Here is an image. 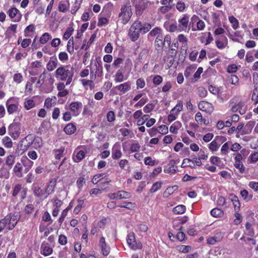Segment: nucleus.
I'll use <instances>...</instances> for the list:
<instances>
[{
	"mask_svg": "<svg viewBox=\"0 0 258 258\" xmlns=\"http://www.w3.org/2000/svg\"><path fill=\"white\" fill-rule=\"evenodd\" d=\"M178 32H186L190 29L189 16L183 14L178 20Z\"/></svg>",
	"mask_w": 258,
	"mask_h": 258,
	"instance_id": "5",
	"label": "nucleus"
},
{
	"mask_svg": "<svg viewBox=\"0 0 258 258\" xmlns=\"http://www.w3.org/2000/svg\"><path fill=\"white\" fill-rule=\"evenodd\" d=\"M191 247L189 245H181L177 247V250L179 252L184 253L189 252L191 250Z\"/></svg>",
	"mask_w": 258,
	"mask_h": 258,
	"instance_id": "56",
	"label": "nucleus"
},
{
	"mask_svg": "<svg viewBox=\"0 0 258 258\" xmlns=\"http://www.w3.org/2000/svg\"><path fill=\"white\" fill-rule=\"evenodd\" d=\"M52 252L53 248L46 241L42 242L40 246L41 254L45 256H47L51 255Z\"/></svg>",
	"mask_w": 258,
	"mask_h": 258,
	"instance_id": "22",
	"label": "nucleus"
},
{
	"mask_svg": "<svg viewBox=\"0 0 258 258\" xmlns=\"http://www.w3.org/2000/svg\"><path fill=\"white\" fill-rule=\"evenodd\" d=\"M127 77L125 76L123 73L120 70L117 71L114 76V80L115 83H121L126 80Z\"/></svg>",
	"mask_w": 258,
	"mask_h": 258,
	"instance_id": "31",
	"label": "nucleus"
},
{
	"mask_svg": "<svg viewBox=\"0 0 258 258\" xmlns=\"http://www.w3.org/2000/svg\"><path fill=\"white\" fill-rule=\"evenodd\" d=\"M90 80H87L83 79L80 80L82 85L86 89L89 88L90 89L92 90L94 88L95 84L94 83V80L96 79V74H94L92 72L90 74Z\"/></svg>",
	"mask_w": 258,
	"mask_h": 258,
	"instance_id": "17",
	"label": "nucleus"
},
{
	"mask_svg": "<svg viewBox=\"0 0 258 258\" xmlns=\"http://www.w3.org/2000/svg\"><path fill=\"white\" fill-rule=\"evenodd\" d=\"M16 156L13 154H10L5 158V164L9 167L11 168L14 164Z\"/></svg>",
	"mask_w": 258,
	"mask_h": 258,
	"instance_id": "32",
	"label": "nucleus"
},
{
	"mask_svg": "<svg viewBox=\"0 0 258 258\" xmlns=\"http://www.w3.org/2000/svg\"><path fill=\"white\" fill-rule=\"evenodd\" d=\"M139 27V21L135 22L131 26L128 31V36L133 41H136L140 36L141 29Z\"/></svg>",
	"mask_w": 258,
	"mask_h": 258,
	"instance_id": "8",
	"label": "nucleus"
},
{
	"mask_svg": "<svg viewBox=\"0 0 258 258\" xmlns=\"http://www.w3.org/2000/svg\"><path fill=\"white\" fill-rule=\"evenodd\" d=\"M232 111L236 112L238 111L241 114H243L246 110V106L243 102H239L236 105L233 106L231 108Z\"/></svg>",
	"mask_w": 258,
	"mask_h": 258,
	"instance_id": "28",
	"label": "nucleus"
},
{
	"mask_svg": "<svg viewBox=\"0 0 258 258\" xmlns=\"http://www.w3.org/2000/svg\"><path fill=\"white\" fill-rule=\"evenodd\" d=\"M126 241L129 247L134 250L141 249L142 247V245L141 243H137L135 234L133 232H131L128 234Z\"/></svg>",
	"mask_w": 258,
	"mask_h": 258,
	"instance_id": "11",
	"label": "nucleus"
},
{
	"mask_svg": "<svg viewBox=\"0 0 258 258\" xmlns=\"http://www.w3.org/2000/svg\"><path fill=\"white\" fill-rule=\"evenodd\" d=\"M181 126V123L179 121H176L170 126L169 131L171 133L176 134Z\"/></svg>",
	"mask_w": 258,
	"mask_h": 258,
	"instance_id": "36",
	"label": "nucleus"
},
{
	"mask_svg": "<svg viewBox=\"0 0 258 258\" xmlns=\"http://www.w3.org/2000/svg\"><path fill=\"white\" fill-rule=\"evenodd\" d=\"M229 22L234 30H236L239 27L238 20L233 16H229L228 18Z\"/></svg>",
	"mask_w": 258,
	"mask_h": 258,
	"instance_id": "48",
	"label": "nucleus"
},
{
	"mask_svg": "<svg viewBox=\"0 0 258 258\" xmlns=\"http://www.w3.org/2000/svg\"><path fill=\"white\" fill-rule=\"evenodd\" d=\"M258 161V151H255L250 154L247 159L248 164H254Z\"/></svg>",
	"mask_w": 258,
	"mask_h": 258,
	"instance_id": "42",
	"label": "nucleus"
},
{
	"mask_svg": "<svg viewBox=\"0 0 258 258\" xmlns=\"http://www.w3.org/2000/svg\"><path fill=\"white\" fill-rule=\"evenodd\" d=\"M55 74L57 79L61 81H66V85H68L73 80L74 71L70 66H63L58 68Z\"/></svg>",
	"mask_w": 258,
	"mask_h": 258,
	"instance_id": "1",
	"label": "nucleus"
},
{
	"mask_svg": "<svg viewBox=\"0 0 258 258\" xmlns=\"http://www.w3.org/2000/svg\"><path fill=\"white\" fill-rule=\"evenodd\" d=\"M31 146V139L27 137L21 141L19 145V148L23 153L26 151Z\"/></svg>",
	"mask_w": 258,
	"mask_h": 258,
	"instance_id": "25",
	"label": "nucleus"
},
{
	"mask_svg": "<svg viewBox=\"0 0 258 258\" xmlns=\"http://www.w3.org/2000/svg\"><path fill=\"white\" fill-rule=\"evenodd\" d=\"M32 190L35 196L40 199H46L44 188H42L39 184H33Z\"/></svg>",
	"mask_w": 258,
	"mask_h": 258,
	"instance_id": "18",
	"label": "nucleus"
},
{
	"mask_svg": "<svg viewBox=\"0 0 258 258\" xmlns=\"http://www.w3.org/2000/svg\"><path fill=\"white\" fill-rule=\"evenodd\" d=\"M44 79H46V84L50 85L52 88V86L55 80L52 76L49 74H46L44 73L41 74L39 77V80L38 81L37 84H40L41 86L42 84L44 83Z\"/></svg>",
	"mask_w": 258,
	"mask_h": 258,
	"instance_id": "14",
	"label": "nucleus"
},
{
	"mask_svg": "<svg viewBox=\"0 0 258 258\" xmlns=\"http://www.w3.org/2000/svg\"><path fill=\"white\" fill-rule=\"evenodd\" d=\"M140 148L141 146L137 141H135L134 143H132L130 146V151L131 152H139L140 150Z\"/></svg>",
	"mask_w": 258,
	"mask_h": 258,
	"instance_id": "57",
	"label": "nucleus"
},
{
	"mask_svg": "<svg viewBox=\"0 0 258 258\" xmlns=\"http://www.w3.org/2000/svg\"><path fill=\"white\" fill-rule=\"evenodd\" d=\"M57 183L56 178L51 179L45 186L44 190L46 194V197L47 198L50 195H51L54 191L55 188Z\"/></svg>",
	"mask_w": 258,
	"mask_h": 258,
	"instance_id": "16",
	"label": "nucleus"
},
{
	"mask_svg": "<svg viewBox=\"0 0 258 258\" xmlns=\"http://www.w3.org/2000/svg\"><path fill=\"white\" fill-rule=\"evenodd\" d=\"M114 89L118 91L119 95H122L128 92L131 89V82L130 81L125 82L116 86Z\"/></svg>",
	"mask_w": 258,
	"mask_h": 258,
	"instance_id": "19",
	"label": "nucleus"
},
{
	"mask_svg": "<svg viewBox=\"0 0 258 258\" xmlns=\"http://www.w3.org/2000/svg\"><path fill=\"white\" fill-rule=\"evenodd\" d=\"M144 163L146 165L154 166L157 164L156 160L153 159L151 157H146L144 159Z\"/></svg>",
	"mask_w": 258,
	"mask_h": 258,
	"instance_id": "59",
	"label": "nucleus"
},
{
	"mask_svg": "<svg viewBox=\"0 0 258 258\" xmlns=\"http://www.w3.org/2000/svg\"><path fill=\"white\" fill-rule=\"evenodd\" d=\"M121 151V144L120 142L115 143L113 146L111 150V156L113 159H119L122 156Z\"/></svg>",
	"mask_w": 258,
	"mask_h": 258,
	"instance_id": "20",
	"label": "nucleus"
},
{
	"mask_svg": "<svg viewBox=\"0 0 258 258\" xmlns=\"http://www.w3.org/2000/svg\"><path fill=\"white\" fill-rule=\"evenodd\" d=\"M181 166L182 168L189 167L192 168H195L194 161L188 158H185L183 159Z\"/></svg>",
	"mask_w": 258,
	"mask_h": 258,
	"instance_id": "46",
	"label": "nucleus"
},
{
	"mask_svg": "<svg viewBox=\"0 0 258 258\" xmlns=\"http://www.w3.org/2000/svg\"><path fill=\"white\" fill-rule=\"evenodd\" d=\"M109 23V19L108 18L100 17L98 19V26L99 27H102L103 26L106 25Z\"/></svg>",
	"mask_w": 258,
	"mask_h": 258,
	"instance_id": "61",
	"label": "nucleus"
},
{
	"mask_svg": "<svg viewBox=\"0 0 258 258\" xmlns=\"http://www.w3.org/2000/svg\"><path fill=\"white\" fill-rule=\"evenodd\" d=\"M51 38V35L48 33H44L40 38L39 41L41 44L46 43Z\"/></svg>",
	"mask_w": 258,
	"mask_h": 258,
	"instance_id": "54",
	"label": "nucleus"
},
{
	"mask_svg": "<svg viewBox=\"0 0 258 258\" xmlns=\"http://www.w3.org/2000/svg\"><path fill=\"white\" fill-rule=\"evenodd\" d=\"M186 7L185 4L181 1L177 2L176 5L177 10L180 12H183Z\"/></svg>",
	"mask_w": 258,
	"mask_h": 258,
	"instance_id": "58",
	"label": "nucleus"
},
{
	"mask_svg": "<svg viewBox=\"0 0 258 258\" xmlns=\"http://www.w3.org/2000/svg\"><path fill=\"white\" fill-rule=\"evenodd\" d=\"M217 47L220 49L225 48L228 45V39L226 36H223L216 40Z\"/></svg>",
	"mask_w": 258,
	"mask_h": 258,
	"instance_id": "29",
	"label": "nucleus"
},
{
	"mask_svg": "<svg viewBox=\"0 0 258 258\" xmlns=\"http://www.w3.org/2000/svg\"><path fill=\"white\" fill-rule=\"evenodd\" d=\"M229 82L234 85H238L239 84V79L236 75H231L228 78Z\"/></svg>",
	"mask_w": 258,
	"mask_h": 258,
	"instance_id": "64",
	"label": "nucleus"
},
{
	"mask_svg": "<svg viewBox=\"0 0 258 258\" xmlns=\"http://www.w3.org/2000/svg\"><path fill=\"white\" fill-rule=\"evenodd\" d=\"M210 161L215 166H219L221 163V160L219 157L213 156L210 157Z\"/></svg>",
	"mask_w": 258,
	"mask_h": 258,
	"instance_id": "60",
	"label": "nucleus"
},
{
	"mask_svg": "<svg viewBox=\"0 0 258 258\" xmlns=\"http://www.w3.org/2000/svg\"><path fill=\"white\" fill-rule=\"evenodd\" d=\"M229 199L233 203L235 211H239L240 208V203L237 196L231 194L229 195Z\"/></svg>",
	"mask_w": 258,
	"mask_h": 258,
	"instance_id": "35",
	"label": "nucleus"
},
{
	"mask_svg": "<svg viewBox=\"0 0 258 258\" xmlns=\"http://www.w3.org/2000/svg\"><path fill=\"white\" fill-rule=\"evenodd\" d=\"M36 106L35 101V97L26 98L23 102V106L25 110H29L34 108Z\"/></svg>",
	"mask_w": 258,
	"mask_h": 258,
	"instance_id": "24",
	"label": "nucleus"
},
{
	"mask_svg": "<svg viewBox=\"0 0 258 258\" xmlns=\"http://www.w3.org/2000/svg\"><path fill=\"white\" fill-rule=\"evenodd\" d=\"M139 25H140V27H139L140 29H141V33L143 34H145L148 32L151 28H152V26L150 23H145L142 24L141 22L139 21Z\"/></svg>",
	"mask_w": 258,
	"mask_h": 258,
	"instance_id": "41",
	"label": "nucleus"
},
{
	"mask_svg": "<svg viewBox=\"0 0 258 258\" xmlns=\"http://www.w3.org/2000/svg\"><path fill=\"white\" fill-rule=\"evenodd\" d=\"M164 27L165 29L169 32H178V25H177L176 22L167 21L164 23Z\"/></svg>",
	"mask_w": 258,
	"mask_h": 258,
	"instance_id": "30",
	"label": "nucleus"
},
{
	"mask_svg": "<svg viewBox=\"0 0 258 258\" xmlns=\"http://www.w3.org/2000/svg\"><path fill=\"white\" fill-rule=\"evenodd\" d=\"M191 21L194 22H196L198 21L197 23V28H192V31H196V30H199L202 31L205 28V22L201 20H199V18L198 16L194 15H193L191 18Z\"/></svg>",
	"mask_w": 258,
	"mask_h": 258,
	"instance_id": "27",
	"label": "nucleus"
},
{
	"mask_svg": "<svg viewBox=\"0 0 258 258\" xmlns=\"http://www.w3.org/2000/svg\"><path fill=\"white\" fill-rule=\"evenodd\" d=\"M31 143L34 148L38 149L42 146V140L41 138L37 137L33 140L31 139Z\"/></svg>",
	"mask_w": 258,
	"mask_h": 258,
	"instance_id": "40",
	"label": "nucleus"
},
{
	"mask_svg": "<svg viewBox=\"0 0 258 258\" xmlns=\"http://www.w3.org/2000/svg\"><path fill=\"white\" fill-rule=\"evenodd\" d=\"M67 50L70 54H73L74 52V49H77L78 47L75 46L74 43L73 38H70L67 43Z\"/></svg>",
	"mask_w": 258,
	"mask_h": 258,
	"instance_id": "43",
	"label": "nucleus"
},
{
	"mask_svg": "<svg viewBox=\"0 0 258 258\" xmlns=\"http://www.w3.org/2000/svg\"><path fill=\"white\" fill-rule=\"evenodd\" d=\"M211 215L216 218L221 217L223 215V211L219 208H214L211 211Z\"/></svg>",
	"mask_w": 258,
	"mask_h": 258,
	"instance_id": "50",
	"label": "nucleus"
},
{
	"mask_svg": "<svg viewBox=\"0 0 258 258\" xmlns=\"http://www.w3.org/2000/svg\"><path fill=\"white\" fill-rule=\"evenodd\" d=\"M74 31V29L73 28V27L71 26H70L67 29V30H66V31L64 32V33L63 34V39L66 40H67L69 38H70V37L73 34V33Z\"/></svg>",
	"mask_w": 258,
	"mask_h": 258,
	"instance_id": "53",
	"label": "nucleus"
},
{
	"mask_svg": "<svg viewBox=\"0 0 258 258\" xmlns=\"http://www.w3.org/2000/svg\"><path fill=\"white\" fill-rule=\"evenodd\" d=\"M243 156L241 153H238L234 155V166L239 170V172L241 173H243L245 171V167L244 166L242 160Z\"/></svg>",
	"mask_w": 258,
	"mask_h": 258,
	"instance_id": "13",
	"label": "nucleus"
},
{
	"mask_svg": "<svg viewBox=\"0 0 258 258\" xmlns=\"http://www.w3.org/2000/svg\"><path fill=\"white\" fill-rule=\"evenodd\" d=\"M20 99L17 97H12L9 98L6 103L8 113L14 114L19 109Z\"/></svg>",
	"mask_w": 258,
	"mask_h": 258,
	"instance_id": "3",
	"label": "nucleus"
},
{
	"mask_svg": "<svg viewBox=\"0 0 258 258\" xmlns=\"http://www.w3.org/2000/svg\"><path fill=\"white\" fill-rule=\"evenodd\" d=\"M85 151L81 148H77L74 152L73 159L74 162L78 163L85 158Z\"/></svg>",
	"mask_w": 258,
	"mask_h": 258,
	"instance_id": "26",
	"label": "nucleus"
},
{
	"mask_svg": "<svg viewBox=\"0 0 258 258\" xmlns=\"http://www.w3.org/2000/svg\"><path fill=\"white\" fill-rule=\"evenodd\" d=\"M209 90L211 93L217 95L219 97L221 96L222 95L220 88L211 85L209 87Z\"/></svg>",
	"mask_w": 258,
	"mask_h": 258,
	"instance_id": "49",
	"label": "nucleus"
},
{
	"mask_svg": "<svg viewBox=\"0 0 258 258\" xmlns=\"http://www.w3.org/2000/svg\"><path fill=\"white\" fill-rule=\"evenodd\" d=\"M155 107V103L151 102L147 104L143 108L144 111L146 113H149L152 111Z\"/></svg>",
	"mask_w": 258,
	"mask_h": 258,
	"instance_id": "62",
	"label": "nucleus"
},
{
	"mask_svg": "<svg viewBox=\"0 0 258 258\" xmlns=\"http://www.w3.org/2000/svg\"><path fill=\"white\" fill-rule=\"evenodd\" d=\"M253 127V134H258V122H256L254 120H250L246 124L243 130V134H249L251 133Z\"/></svg>",
	"mask_w": 258,
	"mask_h": 258,
	"instance_id": "12",
	"label": "nucleus"
},
{
	"mask_svg": "<svg viewBox=\"0 0 258 258\" xmlns=\"http://www.w3.org/2000/svg\"><path fill=\"white\" fill-rule=\"evenodd\" d=\"M177 188L178 186L177 185L168 187L163 192V197H168L169 196L172 195L174 192V191L177 190Z\"/></svg>",
	"mask_w": 258,
	"mask_h": 258,
	"instance_id": "44",
	"label": "nucleus"
},
{
	"mask_svg": "<svg viewBox=\"0 0 258 258\" xmlns=\"http://www.w3.org/2000/svg\"><path fill=\"white\" fill-rule=\"evenodd\" d=\"M198 107L200 110L208 113H211L214 110L212 104L205 101H201L199 103Z\"/></svg>",
	"mask_w": 258,
	"mask_h": 258,
	"instance_id": "23",
	"label": "nucleus"
},
{
	"mask_svg": "<svg viewBox=\"0 0 258 258\" xmlns=\"http://www.w3.org/2000/svg\"><path fill=\"white\" fill-rule=\"evenodd\" d=\"M148 100V97L145 95L139 100V101L135 104L134 106L136 108L142 107Z\"/></svg>",
	"mask_w": 258,
	"mask_h": 258,
	"instance_id": "52",
	"label": "nucleus"
},
{
	"mask_svg": "<svg viewBox=\"0 0 258 258\" xmlns=\"http://www.w3.org/2000/svg\"><path fill=\"white\" fill-rule=\"evenodd\" d=\"M22 170L23 167L21 164L19 162H17L14 166L13 171L17 177H21L22 176Z\"/></svg>",
	"mask_w": 258,
	"mask_h": 258,
	"instance_id": "38",
	"label": "nucleus"
},
{
	"mask_svg": "<svg viewBox=\"0 0 258 258\" xmlns=\"http://www.w3.org/2000/svg\"><path fill=\"white\" fill-rule=\"evenodd\" d=\"M227 139L224 136H216L215 139L208 145V148L212 152H216L221 145Z\"/></svg>",
	"mask_w": 258,
	"mask_h": 258,
	"instance_id": "9",
	"label": "nucleus"
},
{
	"mask_svg": "<svg viewBox=\"0 0 258 258\" xmlns=\"http://www.w3.org/2000/svg\"><path fill=\"white\" fill-rule=\"evenodd\" d=\"M4 146L7 148H11L13 147L12 140L8 136L5 137L2 140Z\"/></svg>",
	"mask_w": 258,
	"mask_h": 258,
	"instance_id": "51",
	"label": "nucleus"
},
{
	"mask_svg": "<svg viewBox=\"0 0 258 258\" xmlns=\"http://www.w3.org/2000/svg\"><path fill=\"white\" fill-rule=\"evenodd\" d=\"M22 132L21 124L19 122H13L8 127L9 134L14 140L17 139Z\"/></svg>",
	"mask_w": 258,
	"mask_h": 258,
	"instance_id": "4",
	"label": "nucleus"
},
{
	"mask_svg": "<svg viewBox=\"0 0 258 258\" xmlns=\"http://www.w3.org/2000/svg\"><path fill=\"white\" fill-rule=\"evenodd\" d=\"M186 211V207L183 205H179L174 207L172 212L175 214H182Z\"/></svg>",
	"mask_w": 258,
	"mask_h": 258,
	"instance_id": "45",
	"label": "nucleus"
},
{
	"mask_svg": "<svg viewBox=\"0 0 258 258\" xmlns=\"http://www.w3.org/2000/svg\"><path fill=\"white\" fill-rule=\"evenodd\" d=\"M195 120L199 125H207L209 123V120L202 116V113L198 112L195 115Z\"/></svg>",
	"mask_w": 258,
	"mask_h": 258,
	"instance_id": "34",
	"label": "nucleus"
},
{
	"mask_svg": "<svg viewBox=\"0 0 258 258\" xmlns=\"http://www.w3.org/2000/svg\"><path fill=\"white\" fill-rule=\"evenodd\" d=\"M7 14L13 21L19 22L21 19L22 15L20 11L15 8H12L7 11Z\"/></svg>",
	"mask_w": 258,
	"mask_h": 258,
	"instance_id": "21",
	"label": "nucleus"
},
{
	"mask_svg": "<svg viewBox=\"0 0 258 258\" xmlns=\"http://www.w3.org/2000/svg\"><path fill=\"white\" fill-rule=\"evenodd\" d=\"M182 109L183 103L181 101H178L176 105L171 110L167 117L168 121L171 122L175 120Z\"/></svg>",
	"mask_w": 258,
	"mask_h": 258,
	"instance_id": "7",
	"label": "nucleus"
},
{
	"mask_svg": "<svg viewBox=\"0 0 258 258\" xmlns=\"http://www.w3.org/2000/svg\"><path fill=\"white\" fill-rule=\"evenodd\" d=\"M56 98H47L44 103V107L47 109H50L55 104Z\"/></svg>",
	"mask_w": 258,
	"mask_h": 258,
	"instance_id": "39",
	"label": "nucleus"
},
{
	"mask_svg": "<svg viewBox=\"0 0 258 258\" xmlns=\"http://www.w3.org/2000/svg\"><path fill=\"white\" fill-rule=\"evenodd\" d=\"M51 203L53 204V205L55 207V208H59L62 204V201L59 200L57 197H54L51 200Z\"/></svg>",
	"mask_w": 258,
	"mask_h": 258,
	"instance_id": "63",
	"label": "nucleus"
},
{
	"mask_svg": "<svg viewBox=\"0 0 258 258\" xmlns=\"http://www.w3.org/2000/svg\"><path fill=\"white\" fill-rule=\"evenodd\" d=\"M76 125L73 123L68 124L64 128V132L68 135H72L76 131Z\"/></svg>",
	"mask_w": 258,
	"mask_h": 258,
	"instance_id": "37",
	"label": "nucleus"
},
{
	"mask_svg": "<svg viewBox=\"0 0 258 258\" xmlns=\"http://www.w3.org/2000/svg\"><path fill=\"white\" fill-rule=\"evenodd\" d=\"M19 217L18 213L8 215L0 221V226H16Z\"/></svg>",
	"mask_w": 258,
	"mask_h": 258,
	"instance_id": "6",
	"label": "nucleus"
},
{
	"mask_svg": "<svg viewBox=\"0 0 258 258\" xmlns=\"http://www.w3.org/2000/svg\"><path fill=\"white\" fill-rule=\"evenodd\" d=\"M34 78L32 79L31 81H28L26 83L25 86V93L26 95H30L32 94L33 91V83L34 82Z\"/></svg>",
	"mask_w": 258,
	"mask_h": 258,
	"instance_id": "47",
	"label": "nucleus"
},
{
	"mask_svg": "<svg viewBox=\"0 0 258 258\" xmlns=\"http://www.w3.org/2000/svg\"><path fill=\"white\" fill-rule=\"evenodd\" d=\"M82 107V103L79 101L71 102L68 107L66 106V108L69 109L72 113V115L74 116H77L80 114Z\"/></svg>",
	"mask_w": 258,
	"mask_h": 258,
	"instance_id": "10",
	"label": "nucleus"
},
{
	"mask_svg": "<svg viewBox=\"0 0 258 258\" xmlns=\"http://www.w3.org/2000/svg\"><path fill=\"white\" fill-rule=\"evenodd\" d=\"M133 12L130 4L126 3L121 6L118 14V21L122 24H126L130 20Z\"/></svg>",
	"mask_w": 258,
	"mask_h": 258,
	"instance_id": "2",
	"label": "nucleus"
},
{
	"mask_svg": "<svg viewBox=\"0 0 258 258\" xmlns=\"http://www.w3.org/2000/svg\"><path fill=\"white\" fill-rule=\"evenodd\" d=\"M162 185V182L161 181H157L154 183L150 189V191L152 193L157 191L161 188Z\"/></svg>",
	"mask_w": 258,
	"mask_h": 258,
	"instance_id": "55",
	"label": "nucleus"
},
{
	"mask_svg": "<svg viewBox=\"0 0 258 258\" xmlns=\"http://www.w3.org/2000/svg\"><path fill=\"white\" fill-rule=\"evenodd\" d=\"M58 66V61L56 57H51L47 64L46 68L48 71H52Z\"/></svg>",
	"mask_w": 258,
	"mask_h": 258,
	"instance_id": "33",
	"label": "nucleus"
},
{
	"mask_svg": "<svg viewBox=\"0 0 258 258\" xmlns=\"http://www.w3.org/2000/svg\"><path fill=\"white\" fill-rule=\"evenodd\" d=\"M42 67V63L41 61L36 60L32 62L28 67L29 73L32 76L38 74V69Z\"/></svg>",
	"mask_w": 258,
	"mask_h": 258,
	"instance_id": "15",
	"label": "nucleus"
}]
</instances>
